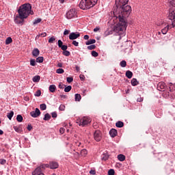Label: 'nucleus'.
<instances>
[{"mask_svg": "<svg viewBox=\"0 0 175 175\" xmlns=\"http://www.w3.org/2000/svg\"><path fill=\"white\" fill-rule=\"evenodd\" d=\"M65 70H64V69L62 68H58L56 70V73H57L58 75H62V73H64Z\"/></svg>", "mask_w": 175, "mask_h": 175, "instance_id": "obj_40", "label": "nucleus"}, {"mask_svg": "<svg viewBox=\"0 0 175 175\" xmlns=\"http://www.w3.org/2000/svg\"><path fill=\"white\" fill-rule=\"evenodd\" d=\"M119 23L113 27V31L116 33H118L120 38H122L125 35V31H126V27H128V22L126 19L123 18H118Z\"/></svg>", "mask_w": 175, "mask_h": 175, "instance_id": "obj_3", "label": "nucleus"}, {"mask_svg": "<svg viewBox=\"0 0 175 175\" xmlns=\"http://www.w3.org/2000/svg\"><path fill=\"white\" fill-rule=\"evenodd\" d=\"M113 32H114V28L111 29H107L105 31L104 35L105 36H109V35H113Z\"/></svg>", "mask_w": 175, "mask_h": 175, "instance_id": "obj_17", "label": "nucleus"}, {"mask_svg": "<svg viewBox=\"0 0 175 175\" xmlns=\"http://www.w3.org/2000/svg\"><path fill=\"white\" fill-rule=\"evenodd\" d=\"M172 85H173V87H174V90H175V83H170V91H172Z\"/></svg>", "mask_w": 175, "mask_h": 175, "instance_id": "obj_58", "label": "nucleus"}, {"mask_svg": "<svg viewBox=\"0 0 175 175\" xmlns=\"http://www.w3.org/2000/svg\"><path fill=\"white\" fill-rule=\"evenodd\" d=\"M43 174V170L40 169V167H38L35 169V170L32 172V175H40Z\"/></svg>", "mask_w": 175, "mask_h": 175, "instance_id": "obj_14", "label": "nucleus"}, {"mask_svg": "<svg viewBox=\"0 0 175 175\" xmlns=\"http://www.w3.org/2000/svg\"><path fill=\"white\" fill-rule=\"evenodd\" d=\"M83 39H85V40H88L90 39V36L85 35L83 37Z\"/></svg>", "mask_w": 175, "mask_h": 175, "instance_id": "obj_60", "label": "nucleus"}, {"mask_svg": "<svg viewBox=\"0 0 175 175\" xmlns=\"http://www.w3.org/2000/svg\"><path fill=\"white\" fill-rule=\"evenodd\" d=\"M29 14H31V16H33V11H32V9L29 10V11L28 12V17H29Z\"/></svg>", "mask_w": 175, "mask_h": 175, "instance_id": "obj_59", "label": "nucleus"}, {"mask_svg": "<svg viewBox=\"0 0 175 175\" xmlns=\"http://www.w3.org/2000/svg\"><path fill=\"white\" fill-rule=\"evenodd\" d=\"M38 167H40V169H41V170H42V172H43V170H46V164H42Z\"/></svg>", "mask_w": 175, "mask_h": 175, "instance_id": "obj_52", "label": "nucleus"}, {"mask_svg": "<svg viewBox=\"0 0 175 175\" xmlns=\"http://www.w3.org/2000/svg\"><path fill=\"white\" fill-rule=\"evenodd\" d=\"M168 31H169V25H167L164 28L161 29V33H163V35H166V33H167Z\"/></svg>", "mask_w": 175, "mask_h": 175, "instance_id": "obj_18", "label": "nucleus"}, {"mask_svg": "<svg viewBox=\"0 0 175 175\" xmlns=\"http://www.w3.org/2000/svg\"><path fill=\"white\" fill-rule=\"evenodd\" d=\"M109 135H110L111 137H116V136H117V135H118V132L116 130V129H111L109 131Z\"/></svg>", "mask_w": 175, "mask_h": 175, "instance_id": "obj_15", "label": "nucleus"}, {"mask_svg": "<svg viewBox=\"0 0 175 175\" xmlns=\"http://www.w3.org/2000/svg\"><path fill=\"white\" fill-rule=\"evenodd\" d=\"M68 38H69L70 40H75V39L80 38V33L72 32L69 34Z\"/></svg>", "mask_w": 175, "mask_h": 175, "instance_id": "obj_10", "label": "nucleus"}, {"mask_svg": "<svg viewBox=\"0 0 175 175\" xmlns=\"http://www.w3.org/2000/svg\"><path fill=\"white\" fill-rule=\"evenodd\" d=\"M94 137L96 142H100L102 139V133L99 130H97L94 132Z\"/></svg>", "mask_w": 175, "mask_h": 175, "instance_id": "obj_9", "label": "nucleus"}, {"mask_svg": "<svg viewBox=\"0 0 175 175\" xmlns=\"http://www.w3.org/2000/svg\"><path fill=\"white\" fill-rule=\"evenodd\" d=\"M102 161H107L109 159V154L107 152L103 153L101 156Z\"/></svg>", "mask_w": 175, "mask_h": 175, "instance_id": "obj_21", "label": "nucleus"}, {"mask_svg": "<svg viewBox=\"0 0 175 175\" xmlns=\"http://www.w3.org/2000/svg\"><path fill=\"white\" fill-rule=\"evenodd\" d=\"M44 59V57L40 56L36 58V62H38V64H42V62H43V60Z\"/></svg>", "mask_w": 175, "mask_h": 175, "instance_id": "obj_32", "label": "nucleus"}, {"mask_svg": "<svg viewBox=\"0 0 175 175\" xmlns=\"http://www.w3.org/2000/svg\"><path fill=\"white\" fill-rule=\"evenodd\" d=\"M64 35H69V30L65 29L64 31Z\"/></svg>", "mask_w": 175, "mask_h": 175, "instance_id": "obj_61", "label": "nucleus"}, {"mask_svg": "<svg viewBox=\"0 0 175 175\" xmlns=\"http://www.w3.org/2000/svg\"><path fill=\"white\" fill-rule=\"evenodd\" d=\"M92 57H98V55H99V53H98V52L95 51H92Z\"/></svg>", "mask_w": 175, "mask_h": 175, "instance_id": "obj_44", "label": "nucleus"}, {"mask_svg": "<svg viewBox=\"0 0 175 175\" xmlns=\"http://www.w3.org/2000/svg\"><path fill=\"white\" fill-rule=\"evenodd\" d=\"M40 110L44 111L46 109H47V105H46L45 103H42L40 105Z\"/></svg>", "mask_w": 175, "mask_h": 175, "instance_id": "obj_36", "label": "nucleus"}, {"mask_svg": "<svg viewBox=\"0 0 175 175\" xmlns=\"http://www.w3.org/2000/svg\"><path fill=\"white\" fill-rule=\"evenodd\" d=\"M96 173V172L95 171V170H91L90 171V174H95Z\"/></svg>", "mask_w": 175, "mask_h": 175, "instance_id": "obj_62", "label": "nucleus"}, {"mask_svg": "<svg viewBox=\"0 0 175 175\" xmlns=\"http://www.w3.org/2000/svg\"><path fill=\"white\" fill-rule=\"evenodd\" d=\"M41 112L39 108H36L35 111H32L30 112V116L33 117V118H38L39 116H40Z\"/></svg>", "mask_w": 175, "mask_h": 175, "instance_id": "obj_8", "label": "nucleus"}, {"mask_svg": "<svg viewBox=\"0 0 175 175\" xmlns=\"http://www.w3.org/2000/svg\"><path fill=\"white\" fill-rule=\"evenodd\" d=\"M62 54L63 55H65V57H69V55H70V52L69 51H62Z\"/></svg>", "mask_w": 175, "mask_h": 175, "instance_id": "obj_38", "label": "nucleus"}, {"mask_svg": "<svg viewBox=\"0 0 175 175\" xmlns=\"http://www.w3.org/2000/svg\"><path fill=\"white\" fill-rule=\"evenodd\" d=\"M59 132H60L61 135H64V133H65V129L64 127L60 128Z\"/></svg>", "mask_w": 175, "mask_h": 175, "instance_id": "obj_56", "label": "nucleus"}, {"mask_svg": "<svg viewBox=\"0 0 175 175\" xmlns=\"http://www.w3.org/2000/svg\"><path fill=\"white\" fill-rule=\"evenodd\" d=\"M75 99L76 102H80L81 100V95L80 94H75Z\"/></svg>", "mask_w": 175, "mask_h": 175, "instance_id": "obj_26", "label": "nucleus"}, {"mask_svg": "<svg viewBox=\"0 0 175 175\" xmlns=\"http://www.w3.org/2000/svg\"><path fill=\"white\" fill-rule=\"evenodd\" d=\"M87 154H88V151L86 150V149H82L81 150V154L82 157H85V155H87Z\"/></svg>", "mask_w": 175, "mask_h": 175, "instance_id": "obj_33", "label": "nucleus"}, {"mask_svg": "<svg viewBox=\"0 0 175 175\" xmlns=\"http://www.w3.org/2000/svg\"><path fill=\"white\" fill-rule=\"evenodd\" d=\"M72 90V86L71 85H68L66 86L64 88V92H70Z\"/></svg>", "mask_w": 175, "mask_h": 175, "instance_id": "obj_34", "label": "nucleus"}, {"mask_svg": "<svg viewBox=\"0 0 175 175\" xmlns=\"http://www.w3.org/2000/svg\"><path fill=\"white\" fill-rule=\"evenodd\" d=\"M72 44H73L74 46L77 47L79 46V42H77L76 40H72Z\"/></svg>", "mask_w": 175, "mask_h": 175, "instance_id": "obj_54", "label": "nucleus"}, {"mask_svg": "<svg viewBox=\"0 0 175 175\" xmlns=\"http://www.w3.org/2000/svg\"><path fill=\"white\" fill-rule=\"evenodd\" d=\"M58 166L59 165L57 161H50L49 162V167L50 169H58Z\"/></svg>", "mask_w": 175, "mask_h": 175, "instance_id": "obj_13", "label": "nucleus"}, {"mask_svg": "<svg viewBox=\"0 0 175 175\" xmlns=\"http://www.w3.org/2000/svg\"><path fill=\"white\" fill-rule=\"evenodd\" d=\"M99 29H100V28H99V27H96V28L94 29V32H98Z\"/></svg>", "mask_w": 175, "mask_h": 175, "instance_id": "obj_63", "label": "nucleus"}, {"mask_svg": "<svg viewBox=\"0 0 175 175\" xmlns=\"http://www.w3.org/2000/svg\"><path fill=\"white\" fill-rule=\"evenodd\" d=\"M94 43H96V40L95 39H90L85 42V45L90 46V44H94Z\"/></svg>", "mask_w": 175, "mask_h": 175, "instance_id": "obj_22", "label": "nucleus"}, {"mask_svg": "<svg viewBox=\"0 0 175 175\" xmlns=\"http://www.w3.org/2000/svg\"><path fill=\"white\" fill-rule=\"evenodd\" d=\"M51 118V115L47 113L44 115L43 120L44 121H50Z\"/></svg>", "mask_w": 175, "mask_h": 175, "instance_id": "obj_25", "label": "nucleus"}, {"mask_svg": "<svg viewBox=\"0 0 175 175\" xmlns=\"http://www.w3.org/2000/svg\"><path fill=\"white\" fill-rule=\"evenodd\" d=\"M165 88H166V83H165V82L161 81L157 84L158 91L163 92V91H165Z\"/></svg>", "mask_w": 175, "mask_h": 175, "instance_id": "obj_12", "label": "nucleus"}, {"mask_svg": "<svg viewBox=\"0 0 175 175\" xmlns=\"http://www.w3.org/2000/svg\"><path fill=\"white\" fill-rule=\"evenodd\" d=\"M42 21V18H38L37 19H35L33 24V25H36V24H39Z\"/></svg>", "mask_w": 175, "mask_h": 175, "instance_id": "obj_41", "label": "nucleus"}, {"mask_svg": "<svg viewBox=\"0 0 175 175\" xmlns=\"http://www.w3.org/2000/svg\"><path fill=\"white\" fill-rule=\"evenodd\" d=\"M13 128H14L15 132H17L18 133H21V131H22L21 127L17 126H14Z\"/></svg>", "mask_w": 175, "mask_h": 175, "instance_id": "obj_30", "label": "nucleus"}, {"mask_svg": "<svg viewBox=\"0 0 175 175\" xmlns=\"http://www.w3.org/2000/svg\"><path fill=\"white\" fill-rule=\"evenodd\" d=\"M116 7L113 8V13L118 14L117 18H124L126 20V17H129V14L132 12V7L131 5H126V3L129 2V0H116Z\"/></svg>", "mask_w": 175, "mask_h": 175, "instance_id": "obj_1", "label": "nucleus"}, {"mask_svg": "<svg viewBox=\"0 0 175 175\" xmlns=\"http://www.w3.org/2000/svg\"><path fill=\"white\" fill-rule=\"evenodd\" d=\"M116 126L117 128H122V126H124V123L121 121H118L116 123Z\"/></svg>", "mask_w": 175, "mask_h": 175, "instance_id": "obj_31", "label": "nucleus"}, {"mask_svg": "<svg viewBox=\"0 0 175 175\" xmlns=\"http://www.w3.org/2000/svg\"><path fill=\"white\" fill-rule=\"evenodd\" d=\"M31 66H36V60L35 59H31L30 60Z\"/></svg>", "mask_w": 175, "mask_h": 175, "instance_id": "obj_39", "label": "nucleus"}, {"mask_svg": "<svg viewBox=\"0 0 175 175\" xmlns=\"http://www.w3.org/2000/svg\"><path fill=\"white\" fill-rule=\"evenodd\" d=\"M13 42V40L11 38V37H8L5 40V44H10Z\"/></svg>", "mask_w": 175, "mask_h": 175, "instance_id": "obj_37", "label": "nucleus"}, {"mask_svg": "<svg viewBox=\"0 0 175 175\" xmlns=\"http://www.w3.org/2000/svg\"><path fill=\"white\" fill-rule=\"evenodd\" d=\"M58 87H59V88L60 90H64V87H66V85H64V84L62 83V82H60V83H59Z\"/></svg>", "mask_w": 175, "mask_h": 175, "instance_id": "obj_46", "label": "nucleus"}, {"mask_svg": "<svg viewBox=\"0 0 175 175\" xmlns=\"http://www.w3.org/2000/svg\"><path fill=\"white\" fill-rule=\"evenodd\" d=\"M55 42V37L52 36L51 38L49 40V43H54Z\"/></svg>", "mask_w": 175, "mask_h": 175, "instance_id": "obj_47", "label": "nucleus"}, {"mask_svg": "<svg viewBox=\"0 0 175 175\" xmlns=\"http://www.w3.org/2000/svg\"><path fill=\"white\" fill-rule=\"evenodd\" d=\"M98 3V0H81L79 3L80 9L87 10L94 8Z\"/></svg>", "mask_w": 175, "mask_h": 175, "instance_id": "obj_4", "label": "nucleus"}, {"mask_svg": "<svg viewBox=\"0 0 175 175\" xmlns=\"http://www.w3.org/2000/svg\"><path fill=\"white\" fill-rule=\"evenodd\" d=\"M79 78L81 81H84L85 80V77L84 76V75H80Z\"/></svg>", "mask_w": 175, "mask_h": 175, "instance_id": "obj_55", "label": "nucleus"}, {"mask_svg": "<svg viewBox=\"0 0 175 175\" xmlns=\"http://www.w3.org/2000/svg\"><path fill=\"white\" fill-rule=\"evenodd\" d=\"M33 129V127H32V125L31 124H28L27 126V130L31 132V131H32Z\"/></svg>", "mask_w": 175, "mask_h": 175, "instance_id": "obj_57", "label": "nucleus"}, {"mask_svg": "<svg viewBox=\"0 0 175 175\" xmlns=\"http://www.w3.org/2000/svg\"><path fill=\"white\" fill-rule=\"evenodd\" d=\"M34 95L35 96H40V95H42V92L40 90H37Z\"/></svg>", "mask_w": 175, "mask_h": 175, "instance_id": "obj_51", "label": "nucleus"}, {"mask_svg": "<svg viewBox=\"0 0 175 175\" xmlns=\"http://www.w3.org/2000/svg\"><path fill=\"white\" fill-rule=\"evenodd\" d=\"M90 122H91V119L87 117H83L82 118L77 120V124H78L79 126H85L86 125H88Z\"/></svg>", "mask_w": 175, "mask_h": 175, "instance_id": "obj_6", "label": "nucleus"}, {"mask_svg": "<svg viewBox=\"0 0 175 175\" xmlns=\"http://www.w3.org/2000/svg\"><path fill=\"white\" fill-rule=\"evenodd\" d=\"M115 173L116 172L113 169H111L108 171V175H114Z\"/></svg>", "mask_w": 175, "mask_h": 175, "instance_id": "obj_48", "label": "nucleus"}, {"mask_svg": "<svg viewBox=\"0 0 175 175\" xmlns=\"http://www.w3.org/2000/svg\"><path fill=\"white\" fill-rule=\"evenodd\" d=\"M32 9V5L29 3H25L21 5L18 10V16L14 18L16 24H23L25 18H28V13Z\"/></svg>", "mask_w": 175, "mask_h": 175, "instance_id": "obj_2", "label": "nucleus"}, {"mask_svg": "<svg viewBox=\"0 0 175 175\" xmlns=\"http://www.w3.org/2000/svg\"><path fill=\"white\" fill-rule=\"evenodd\" d=\"M57 46L59 47V49H62L63 51L68 50V45L64 44V42L61 40L57 41Z\"/></svg>", "mask_w": 175, "mask_h": 175, "instance_id": "obj_11", "label": "nucleus"}, {"mask_svg": "<svg viewBox=\"0 0 175 175\" xmlns=\"http://www.w3.org/2000/svg\"><path fill=\"white\" fill-rule=\"evenodd\" d=\"M96 49V46L95 44H92L88 46V50H95Z\"/></svg>", "mask_w": 175, "mask_h": 175, "instance_id": "obj_43", "label": "nucleus"}, {"mask_svg": "<svg viewBox=\"0 0 175 175\" xmlns=\"http://www.w3.org/2000/svg\"><path fill=\"white\" fill-rule=\"evenodd\" d=\"M49 91L52 92V94H54V92L57 91V86H55V85H51L49 86Z\"/></svg>", "mask_w": 175, "mask_h": 175, "instance_id": "obj_19", "label": "nucleus"}, {"mask_svg": "<svg viewBox=\"0 0 175 175\" xmlns=\"http://www.w3.org/2000/svg\"><path fill=\"white\" fill-rule=\"evenodd\" d=\"M133 72H132V71L127 70L126 72V77H127V79H131V77H133Z\"/></svg>", "mask_w": 175, "mask_h": 175, "instance_id": "obj_24", "label": "nucleus"}, {"mask_svg": "<svg viewBox=\"0 0 175 175\" xmlns=\"http://www.w3.org/2000/svg\"><path fill=\"white\" fill-rule=\"evenodd\" d=\"M0 165H6V159H0Z\"/></svg>", "mask_w": 175, "mask_h": 175, "instance_id": "obj_49", "label": "nucleus"}, {"mask_svg": "<svg viewBox=\"0 0 175 175\" xmlns=\"http://www.w3.org/2000/svg\"><path fill=\"white\" fill-rule=\"evenodd\" d=\"M67 83H72L73 81V77H67L66 78Z\"/></svg>", "mask_w": 175, "mask_h": 175, "instance_id": "obj_53", "label": "nucleus"}, {"mask_svg": "<svg viewBox=\"0 0 175 175\" xmlns=\"http://www.w3.org/2000/svg\"><path fill=\"white\" fill-rule=\"evenodd\" d=\"M76 17H77L76 9H70L66 12V18L68 20H72V18H76Z\"/></svg>", "mask_w": 175, "mask_h": 175, "instance_id": "obj_7", "label": "nucleus"}, {"mask_svg": "<svg viewBox=\"0 0 175 175\" xmlns=\"http://www.w3.org/2000/svg\"><path fill=\"white\" fill-rule=\"evenodd\" d=\"M46 36H47V33L46 32H44V33H39L38 35L36 36V39H39V38H46Z\"/></svg>", "mask_w": 175, "mask_h": 175, "instance_id": "obj_27", "label": "nucleus"}, {"mask_svg": "<svg viewBox=\"0 0 175 175\" xmlns=\"http://www.w3.org/2000/svg\"><path fill=\"white\" fill-rule=\"evenodd\" d=\"M59 111H65V105H60L59 107Z\"/></svg>", "mask_w": 175, "mask_h": 175, "instance_id": "obj_45", "label": "nucleus"}, {"mask_svg": "<svg viewBox=\"0 0 175 175\" xmlns=\"http://www.w3.org/2000/svg\"><path fill=\"white\" fill-rule=\"evenodd\" d=\"M131 85L133 87H136V85H139V82L137 81V79L136 78H133L131 79Z\"/></svg>", "mask_w": 175, "mask_h": 175, "instance_id": "obj_20", "label": "nucleus"}, {"mask_svg": "<svg viewBox=\"0 0 175 175\" xmlns=\"http://www.w3.org/2000/svg\"><path fill=\"white\" fill-rule=\"evenodd\" d=\"M120 65L122 68H125L126 66V61L122 60L120 62Z\"/></svg>", "mask_w": 175, "mask_h": 175, "instance_id": "obj_42", "label": "nucleus"}, {"mask_svg": "<svg viewBox=\"0 0 175 175\" xmlns=\"http://www.w3.org/2000/svg\"><path fill=\"white\" fill-rule=\"evenodd\" d=\"M51 114L53 118H57L58 117V114L55 111L52 112Z\"/></svg>", "mask_w": 175, "mask_h": 175, "instance_id": "obj_50", "label": "nucleus"}, {"mask_svg": "<svg viewBox=\"0 0 175 175\" xmlns=\"http://www.w3.org/2000/svg\"><path fill=\"white\" fill-rule=\"evenodd\" d=\"M23 116L21 115H17L16 116V121H18V122H23Z\"/></svg>", "mask_w": 175, "mask_h": 175, "instance_id": "obj_35", "label": "nucleus"}, {"mask_svg": "<svg viewBox=\"0 0 175 175\" xmlns=\"http://www.w3.org/2000/svg\"><path fill=\"white\" fill-rule=\"evenodd\" d=\"M13 116H14V111H11L10 113H7L8 120H12V118H13Z\"/></svg>", "mask_w": 175, "mask_h": 175, "instance_id": "obj_29", "label": "nucleus"}, {"mask_svg": "<svg viewBox=\"0 0 175 175\" xmlns=\"http://www.w3.org/2000/svg\"><path fill=\"white\" fill-rule=\"evenodd\" d=\"M170 5H171V8L173 9V11H170L168 18L169 20H171L172 22V28H174L175 27V0H171L170 1Z\"/></svg>", "mask_w": 175, "mask_h": 175, "instance_id": "obj_5", "label": "nucleus"}, {"mask_svg": "<svg viewBox=\"0 0 175 175\" xmlns=\"http://www.w3.org/2000/svg\"><path fill=\"white\" fill-rule=\"evenodd\" d=\"M39 54H40V51L38 49V48H36L32 51V55L35 57H39Z\"/></svg>", "mask_w": 175, "mask_h": 175, "instance_id": "obj_16", "label": "nucleus"}, {"mask_svg": "<svg viewBox=\"0 0 175 175\" xmlns=\"http://www.w3.org/2000/svg\"><path fill=\"white\" fill-rule=\"evenodd\" d=\"M118 159L120 161V162H124V160L125 159V155L122 154H118Z\"/></svg>", "mask_w": 175, "mask_h": 175, "instance_id": "obj_28", "label": "nucleus"}, {"mask_svg": "<svg viewBox=\"0 0 175 175\" xmlns=\"http://www.w3.org/2000/svg\"><path fill=\"white\" fill-rule=\"evenodd\" d=\"M143 100V98L142 97H139L137 99V102H142Z\"/></svg>", "mask_w": 175, "mask_h": 175, "instance_id": "obj_64", "label": "nucleus"}, {"mask_svg": "<svg viewBox=\"0 0 175 175\" xmlns=\"http://www.w3.org/2000/svg\"><path fill=\"white\" fill-rule=\"evenodd\" d=\"M32 80L33 83H39V81H40V76L36 75L33 77Z\"/></svg>", "mask_w": 175, "mask_h": 175, "instance_id": "obj_23", "label": "nucleus"}]
</instances>
